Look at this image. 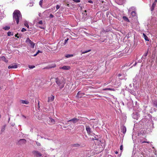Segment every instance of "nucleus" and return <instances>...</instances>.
<instances>
[{
	"label": "nucleus",
	"mask_w": 157,
	"mask_h": 157,
	"mask_svg": "<svg viewBox=\"0 0 157 157\" xmlns=\"http://www.w3.org/2000/svg\"><path fill=\"white\" fill-rule=\"evenodd\" d=\"M68 40V38H67V39H66L65 40V41H64V44H65L67 42Z\"/></svg>",
	"instance_id": "nucleus-41"
},
{
	"label": "nucleus",
	"mask_w": 157,
	"mask_h": 157,
	"mask_svg": "<svg viewBox=\"0 0 157 157\" xmlns=\"http://www.w3.org/2000/svg\"><path fill=\"white\" fill-rule=\"evenodd\" d=\"M148 54V52H145L142 58H145L146 57V56H147Z\"/></svg>",
	"instance_id": "nucleus-30"
},
{
	"label": "nucleus",
	"mask_w": 157,
	"mask_h": 157,
	"mask_svg": "<svg viewBox=\"0 0 157 157\" xmlns=\"http://www.w3.org/2000/svg\"><path fill=\"white\" fill-rule=\"evenodd\" d=\"M2 87L0 86V90L1 89H2Z\"/></svg>",
	"instance_id": "nucleus-60"
},
{
	"label": "nucleus",
	"mask_w": 157,
	"mask_h": 157,
	"mask_svg": "<svg viewBox=\"0 0 157 157\" xmlns=\"http://www.w3.org/2000/svg\"><path fill=\"white\" fill-rule=\"evenodd\" d=\"M26 42L28 44H30V46L32 48H34L35 44L30 40L29 38H27Z\"/></svg>",
	"instance_id": "nucleus-3"
},
{
	"label": "nucleus",
	"mask_w": 157,
	"mask_h": 157,
	"mask_svg": "<svg viewBox=\"0 0 157 157\" xmlns=\"http://www.w3.org/2000/svg\"><path fill=\"white\" fill-rule=\"evenodd\" d=\"M136 77H135L134 79H133V81L135 83L136 81Z\"/></svg>",
	"instance_id": "nucleus-46"
},
{
	"label": "nucleus",
	"mask_w": 157,
	"mask_h": 157,
	"mask_svg": "<svg viewBox=\"0 0 157 157\" xmlns=\"http://www.w3.org/2000/svg\"><path fill=\"white\" fill-rule=\"evenodd\" d=\"M131 15L133 17H136V13L134 11H132L131 12Z\"/></svg>",
	"instance_id": "nucleus-19"
},
{
	"label": "nucleus",
	"mask_w": 157,
	"mask_h": 157,
	"mask_svg": "<svg viewBox=\"0 0 157 157\" xmlns=\"http://www.w3.org/2000/svg\"><path fill=\"white\" fill-rule=\"evenodd\" d=\"M26 140L24 139H21L18 142L19 144H22L25 143Z\"/></svg>",
	"instance_id": "nucleus-13"
},
{
	"label": "nucleus",
	"mask_w": 157,
	"mask_h": 157,
	"mask_svg": "<svg viewBox=\"0 0 157 157\" xmlns=\"http://www.w3.org/2000/svg\"><path fill=\"white\" fill-rule=\"evenodd\" d=\"M143 36L146 41H149L148 38L144 33H143Z\"/></svg>",
	"instance_id": "nucleus-16"
},
{
	"label": "nucleus",
	"mask_w": 157,
	"mask_h": 157,
	"mask_svg": "<svg viewBox=\"0 0 157 157\" xmlns=\"http://www.w3.org/2000/svg\"><path fill=\"white\" fill-rule=\"evenodd\" d=\"M136 63H135L134 64V66L136 65Z\"/></svg>",
	"instance_id": "nucleus-61"
},
{
	"label": "nucleus",
	"mask_w": 157,
	"mask_h": 157,
	"mask_svg": "<svg viewBox=\"0 0 157 157\" xmlns=\"http://www.w3.org/2000/svg\"><path fill=\"white\" fill-rule=\"evenodd\" d=\"M17 65L16 63H14L13 64H11L10 65H9L8 67L9 69H15L17 67Z\"/></svg>",
	"instance_id": "nucleus-5"
},
{
	"label": "nucleus",
	"mask_w": 157,
	"mask_h": 157,
	"mask_svg": "<svg viewBox=\"0 0 157 157\" xmlns=\"http://www.w3.org/2000/svg\"><path fill=\"white\" fill-rule=\"evenodd\" d=\"M86 130L88 134H89L91 133V128L89 126L86 125Z\"/></svg>",
	"instance_id": "nucleus-12"
},
{
	"label": "nucleus",
	"mask_w": 157,
	"mask_h": 157,
	"mask_svg": "<svg viewBox=\"0 0 157 157\" xmlns=\"http://www.w3.org/2000/svg\"><path fill=\"white\" fill-rule=\"evenodd\" d=\"M54 96L52 95L50 97H48V102H50L53 101L54 100Z\"/></svg>",
	"instance_id": "nucleus-9"
},
{
	"label": "nucleus",
	"mask_w": 157,
	"mask_h": 157,
	"mask_svg": "<svg viewBox=\"0 0 157 157\" xmlns=\"http://www.w3.org/2000/svg\"><path fill=\"white\" fill-rule=\"evenodd\" d=\"M24 25L26 26V27H27L28 28H29V26L28 25V22L27 21H26L24 23Z\"/></svg>",
	"instance_id": "nucleus-27"
},
{
	"label": "nucleus",
	"mask_w": 157,
	"mask_h": 157,
	"mask_svg": "<svg viewBox=\"0 0 157 157\" xmlns=\"http://www.w3.org/2000/svg\"><path fill=\"white\" fill-rule=\"evenodd\" d=\"M20 101L21 103L23 104H28L29 103V102L26 100H21Z\"/></svg>",
	"instance_id": "nucleus-14"
},
{
	"label": "nucleus",
	"mask_w": 157,
	"mask_h": 157,
	"mask_svg": "<svg viewBox=\"0 0 157 157\" xmlns=\"http://www.w3.org/2000/svg\"><path fill=\"white\" fill-rule=\"evenodd\" d=\"M122 104L124 105V103H122Z\"/></svg>",
	"instance_id": "nucleus-62"
},
{
	"label": "nucleus",
	"mask_w": 157,
	"mask_h": 157,
	"mask_svg": "<svg viewBox=\"0 0 157 157\" xmlns=\"http://www.w3.org/2000/svg\"><path fill=\"white\" fill-rule=\"evenodd\" d=\"M123 19L125 21H126L128 22H129V20L128 19L127 17L126 16H124L123 17Z\"/></svg>",
	"instance_id": "nucleus-21"
},
{
	"label": "nucleus",
	"mask_w": 157,
	"mask_h": 157,
	"mask_svg": "<svg viewBox=\"0 0 157 157\" xmlns=\"http://www.w3.org/2000/svg\"><path fill=\"white\" fill-rule=\"evenodd\" d=\"M132 157H136V155L134 154L133 155H132Z\"/></svg>",
	"instance_id": "nucleus-49"
},
{
	"label": "nucleus",
	"mask_w": 157,
	"mask_h": 157,
	"mask_svg": "<svg viewBox=\"0 0 157 157\" xmlns=\"http://www.w3.org/2000/svg\"><path fill=\"white\" fill-rule=\"evenodd\" d=\"M30 5H29V6H33V4H32V3H30Z\"/></svg>",
	"instance_id": "nucleus-52"
},
{
	"label": "nucleus",
	"mask_w": 157,
	"mask_h": 157,
	"mask_svg": "<svg viewBox=\"0 0 157 157\" xmlns=\"http://www.w3.org/2000/svg\"><path fill=\"white\" fill-rule=\"evenodd\" d=\"M1 59L3 61H4V62L6 63H8V59H6L4 56H2L1 57Z\"/></svg>",
	"instance_id": "nucleus-15"
},
{
	"label": "nucleus",
	"mask_w": 157,
	"mask_h": 157,
	"mask_svg": "<svg viewBox=\"0 0 157 157\" xmlns=\"http://www.w3.org/2000/svg\"><path fill=\"white\" fill-rule=\"evenodd\" d=\"M54 17V16L52 14H50L49 15V17L50 18H52Z\"/></svg>",
	"instance_id": "nucleus-40"
},
{
	"label": "nucleus",
	"mask_w": 157,
	"mask_h": 157,
	"mask_svg": "<svg viewBox=\"0 0 157 157\" xmlns=\"http://www.w3.org/2000/svg\"><path fill=\"white\" fill-rule=\"evenodd\" d=\"M79 93H80V92H78L77 94V96L78 97H79Z\"/></svg>",
	"instance_id": "nucleus-47"
},
{
	"label": "nucleus",
	"mask_w": 157,
	"mask_h": 157,
	"mask_svg": "<svg viewBox=\"0 0 157 157\" xmlns=\"http://www.w3.org/2000/svg\"><path fill=\"white\" fill-rule=\"evenodd\" d=\"M58 13H56V16H58V15H57V14H58Z\"/></svg>",
	"instance_id": "nucleus-57"
},
{
	"label": "nucleus",
	"mask_w": 157,
	"mask_h": 157,
	"mask_svg": "<svg viewBox=\"0 0 157 157\" xmlns=\"http://www.w3.org/2000/svg\"><path fill=\"white\" fill-rule=\"evenodd\" d=\"M118 76L120 77L121 76V75L120 74H119L118 75Z\"/></svg>",
	"instance_id": "nucleus-56"
},
{
	"label": "nucleus",
	"mask_w": 157,
	"mask_h": 157,
	"mask_svg": "<svg viewBox=\"0 0 157 157\" xmlns=\"http://www.w3.org/2000/svg\"><path fill=\"white\" fill-rule=\"evenodd\" d=\"M3 29L6 30H8L10 29L9 26H6L3 28Z\"/></svg>",
	"instance_id": "nucleus-25"
},
{
	"label": "nucleus",
	"mask_w": 157,
	"mask_h": 157,
	"mask_svg": "<svg viewBox=\"0 0 157 157\" xmlns=\"http://www.w3.org/2000/svg\"><path fill=\"white\" fill-rule=\"evenodd\" d=\"M135 9V8L134 7H132L129 8V9L128 10V12L129 13H130L131 11H132V10H134Z\"/></svg>",
	"instance_id": "nucleus-29"
},
{
	"label": "nucleus",
	"mask_w": 157,
	"mask_h": 157,
	"mask_svg": "<svg viewBox=\"0 0 157 157\" xmlns=\"http://www.w3.org/2000/svg\"><path fill=\"white\" fill-rule=\"evenodd\" d=\"M80 5H81V4H78L79 6V7H80V8H81V9H82V6H80Z\"/></svg>",
	"instance_id": "nucleus-53"
},
{
	"label": "nucleus",
	"mask_w": 157,
	"mask_h": 157,
	"mask_svg": "<svg viewBox=\"0 0 157 157\" xmlns=\"http://www.w3.org/2000/svg\"><path fill=\"white\" fill-rule=\"evenodd\" d=\"M90 51V50H89L88 51H86L83 52L82 53L83 54L85 53L88 52H89Z\"/></svg>",
	"instance_id": "nucleus-39"
},
{
	"label": "nucleus",
	"mask_w": 157,
	"mask_h": 157,
	"mask_svg": "<svg viewBox=\"0 0 157 157\" xmlns=\"http://www.w3.org/2000/svg\"><path fill=\"white\" fill-rule=\"evenodd\" d=\"M25 31H26V29L24 28H23L21 30V31L22 32H25Z\"/></svg>",
	"instance_id": "nucleus-42"
},
{
	"label": "nucleus",
	"mask_w": 157,
	"mask_h": 157,
	"mask_svg": "<svg viewBox=\"0 0 157 157\" xmlns=\"http://www.w3.org/2000/svg\"><path fill=\"white\" fill-rule=\"evenodd\" d=\"M129 91L132 95H135L136 94L135 92L133 90L130 89L129 90Z\"/></svg>",
	"instance_id": "nucleus-17"
},
{
	"label": "nucleus",
	"mask_w": 157,
	"mask_h": 157,
	"mask_svg": "<svg viewBox=\"0 0 157 157\" xmlns=\"http://www.w3.org/2000/svg\"><path fill=\"white\" fill-rule=\"evenodd\" d=\"M149 142L143 141V142H142V143H149Z\"/></svg>",
	"instance_id": "nucleus-51"
},
{
	"label": "nucleus",
	"mask_w": 157,
	"mask_h": 157,
	"mask_svg": "<svg viewBox=\"0 0 157 157\" xmlns=\"http://www.w3.org/2000/svg\"><path fill=\"white\" fill-rule=\"evenodd\" d=\"M39 27L41 28V29H44V27H40V26Z\"/></svg>",
	"instance_id": "nucleus-50"
},
{
	"label": "nucleus",
	"mask_w": 157,
	"mask_h": 157,
	"mask_svg": "<svg viewBox=\"0 0 157 157\" xmlns=\"http://www.w3.org/2000/svg\"><path fill=\"white\" fill-rule=\"evenodd\" d=\"M132 117L136 120H137L140 117V115L138 113H134L132 114Z\"/></svg>",
	"instance_id": "nucleus-4"
},
{
	"label": "nucleus",
	"mask_w": 157,
	"mask_h": 157,
	"mask_svg": "<svg viewBox=\"0 0 157 157\" xmlns=\"http://www.w3.org/2000/svg\"><path fill=\"white\" fill-rule=\"evenodd\" d=\"M156 4H155V3H153L151 8V11H152L154 10V8Z\"/></svg>",
	"instance_id": "nucleus-18"
},
{
	"label": "nucleus",
	"mask_w": 157,
	"mask_h": 157,
	"mask_svg": "<svg viewBox=\"0 0 157 157\" xmlns=\"http://www.w3.org/2000/svg\"><path fill=\"white\" fill-rule=\"evenodd\" d=\"M42 53V52H40V50H38V51L33 56H36L38 53Z\"/></svg>",
	"instance_id": "nucleus-31"
},
{
	"label": "nucleus",
	"mask_w": 157,
	"mask_h": 157,
	"mask_svg": "<svg viewBox=\"0 0 157 157\" xmlns=\"http://www.w3.org/2000/svg\"><path fill=\"white\" fill-rule=\"evenodd\" d=\"M88 2L90 3H93V2L91 0H89L88 1Z\"/></svg>",
	"instance_id": "nucleus-45"
},
{
	"label": "nucleus",
	"mask_w": 157,
	"mask_h": 157,
	"mask_svg": "<svg viewBox=\"0 0 157 157\" xmlns=\"http://www.w3.org/2000/svg\"><path fill=\"white\" fill-rule=\"evenodd\" d=\"M74 2L78 3V2H80V0H72Z\"/></svg>",
	"instance_id": "nucleus-34"
},
{
	"label": "nucleus",
	"mask_w": 157,
	"mask_h": 157,
	"mask_svg": "<svg viewBox=\"0 0 157 157\" xmlns=\"http://www.w3.org/2000/svg\"><path fill=\"white\" fill-rule=\"evenodd\" d=\"M33 153L34 155L36 156V157H40L42 155L38 151H34Z\"/></svg>",
	"instance_id": "nucleus-6"
},
{
	"label": "nucleus",
	"mask_w": 157,
	"mask_h": 157,
	"mask_svg": "<svg viewBox=\"0 0 157 157\" xmlns=\"http://www.w3.org/2000/svg\"><path fill=\"white\" fill-rule=\"evenodd\" d=\"M18 33H17V34H16L15 35V36L16 37H17L18 38H20V36H18Z\"/></svg>",
	"instance_id": "nucleus-43"
},
{
	"label": "nucleus",
	"mask_w": 157,
	"mask_h": 157,
	"mask_svg": "<svg viewBox=\"0 0 157 157\" xmlns=\"http://www.w3.org/2000/svg\"><path fill=\"white\" fill-rule=\"evenodd\" d=\"M43 23V21L42 20L39 21L38 22V24H42Z\"/></svg>",
	"instance_id": "nucleus-38"
},
{
	"label": "nucleus",
	"mask_w": 157,
	"mask_h": 157,
	"mask_svg": "<svg viewBox=\"0 0 157 157\" xmlns=\"http://www.w3.org/2000/svg\"><path fill=\"white\" fill-rule=\"evenodd\" d=\"M55 82L60 89H62L64 87V84L63 80H60L58 78H56Z\"/></svg>",
	"instance_id": "nucleus-2"
},
{
	"label": "nucleus",
	"mask_w": 157,
	"mask_h": 157,
	"mask_svg": "<svg viewBox=\"0 0 157 157\" xmlns=\"http://www.w3.org/2000/svg\"><path fill=\"white\" fill-rule=\"evenodd\" d=\"M18 35H18V36H20V37H21V36L20 35H19V34H18Z\"/></svg>",
	"instance_id": "nucleus-59"
},
{
	"label": "nucleus",
	"mask_w": 157,
	"mask_h": 157,
	"mask_svg": "<svg viewBox=\"0 0 157 157\" xmlns=\"http://www.w3.org/2000/svg\"><path fill=\"white\" fill-rule=\"evenodd\" d=\"M154 105L156 108H157V101H155L153 102Z\"/></svg>",
	"instance_id": "nucleus-28"
},
{
	"label": "nucleus",
	"mask_w": 157,
	"mask_h": 157,
	"mask_svg": "<svg viewBox=\"0 0 157 157\" xmlns=\"http://www.w3.org/2000/svg\"><path fill=\"white\" fill-rule=\"evenodd\" d=\"M8 35V36H10L11 35H13V34L10 32H8L7 33Z\"/></svg>",
	"instance_id": "nucleus-33"
},
{
	"label": "nucleus",
	"mask_w": 157,
	"mask_h": 157,
	"mask_svg": "<svg viewBox=\"0 0 157 157\" xmlns=\"http://www.w3.org/2000/svg\"><path fill=\"white\" fill-rule=\"evenodd\" d=\"M56 65L55 63H53L51 65H49L47 66L46 67L44 68L45 69H49L52 68H54L56 67Z\"/></svg>",
	"instance_id": "nucleus-7"
},
{
	"label": "nucleus",
	"mask_w": 157,
	"mask_h": 157,
	"mask_svg": "<svg viewBox=\"0 0 157 157\" xmlns=\"http://www.w3.org/2000/svg\"><path fill=\"white\" fill-rule=\"evenodd\" d=\"M80 146V145L78 144H74L72 145V146L73 147H78Z\"/></svg>",
	"instance_id": "nucleus-20"
},
{
	"label": "nucleus",
	"mask_w": 157,
	"mask_h": 157,
	"mask_svg": "<svg viewBox=\"0 0 157 157\" xmlns=\"http://www.w3.org/2000/svg\"><path fill=\"white\" fill-rule=\"evenodd\" d=\"M157 2V0H155L154 2L153 3H155V4H156V3Z\"/></svg>",
	"instance_id": "nucleus-48"
},
{
	"label": "nucleus",
	"mask_w": 157,
	"mask_h": 157,
	"mask_svg": "<svg viewBox=\"0 0 157 157\" xmlns=\"http://www.w3.org/2000/svg\"><path fill=\"white\" fill-rule=\"evenodd\" d=\"M23 117H24L25 118V116H23Z\"/></svg>",
	"instance_id": "nucleus-63"
},
{
	"label": "nucleus",
	"mask_w": 157,
	"mask_h": 157,
	"mask_svg": "<svg viewBox=\"0 0 157 157\" xmlns=\"http://www.w3.org/2000/svg\"><path fill=\"white\" fill-rule=\"evenodd\" d=\"M109 83H105L104 84V85H107V84H108Z\"/></svg>",
	"instance_id": "nucleus-54"
},
{
	"label": "nucleus",
	"mask_w": 157,
	"mask_h": 157,
	"mask_svg": "<svg viewBox=\"0 0 157 157\" xmlns=\"http://www.w3.org/2000/svg\"><path fill=\"white\" fill-rule=\"evenodd\" d=\"M49 121L50 122L52 123L53 124H54L55 123V121L52 118H49Z\"/></svg>",
	"instance_id": "nucleus-22"
},
{
	"label": "nucleus",
	"mask_w": 157,
	"mask_h": 157,
	"mask_svg": "<svg viewBox=\"0 0 157 157\" xmlns=\"http://www.w3.org/2000/svg\"><path fill=\"white\" fill-rule=\"evenodd\" d=\"M85 13H86L87 12V11L86 10H85L84 11Z\"/></svg>",
	"instance_id": "nucleus-58"
},
{
	"label": "nucleus",
	"mask_w": 157,
	"mask_h": 157,
	"mask_svg": "<svg viewBox=\"0 0 157 157\" xmlns=\"http://www.w3.org/2000/svg\"><path fill=\"white\" fill-rule=\"evenodd\" d=\"M120 149L121 151H122L123 149V146L122 145H121L120 147Z\"/></svg>",
	"instance_id": "nucleus-44"
},
{
	"label": "nucleus",
	"mask_w": 157,
	"mask_h": 157,
	"mask_svg": "<svg viewBox=\"0 0 157 157\" xmlns=\"http://www.w3.org/2000/svg\"><path fill=\"white\" fill-rule=\"evenodd\" d=\"M73 54H67L65 56V57L67 58L71 57H73Z\"/></svg>",
	"instance_id": "nucleus-24"
},
{
	"label": "nucleus",
	"mask_w": 157,
	"mask_h": 157,
	"mask_svg": "<svg viewBox=\"0 0 157 157\" xmlns=\"http://www.w3.org/2000/svg\"><path fill=\"white\" fill-rule=\"evenodd\" d=\"M60 7V6L59 5H57L56 6V9L57 10L59 9Z\"/></svg>",
	"instance_id": "nucleus-36"
},
{
	"label": "nucleus",
	"mask_w": 157,
	"mask_h": 157,
	"mask_svg": "<svg viewBox=\"0 0 157 157\" xmlns=\"http://www.w3.org/2000/svg\"><path fill=\"white\" fill-rule=\"evenodd\" d=\"M115 153L116 154H118V152H117V151H116V152H115Z\"/></svg>",
	"instance_id": "nucleus-55"
},
{
	"label": "nucleus",
	"mask_w": 157,
	"mask_h": 157,
	"mask_svg": "<svg viewBox=\"0 0 157 157\" xmlns=\"http://www.w3.org/2000/svg\"><path fill=\"white\" fill-rule=\"evenodd\" d=\"M121 132L124 134L126 131V128L125 126H123L121 127Z\"/></svg>",
	"instance_id": "nucleus-8"
},
{
	"label": "nucleus",
	"mask_w": 157,
	"mask_h": 157,
	"mask_svg": "<svg viewBox=\"0 0 157 157\" xmlns=\"http://www.w3.org/2000/svg\"><path fill=\"white\" fill-rule=\"evenodd\" d=\"M43 0H40L39 2V5L41 6Z\"/></svg>",
	"instance_id": "nucleus-37"
},
{
	"label": "nucleus",
	"mask_w": 157,
	"mask_h": 157,
	"mask_svg": "<svg viewBox=\"0 0 157 157\" xmlns=\"http://www.w3.org/2000/svg\"><path fill=\"white\" fill-rule=\"evenodd\" d=\"M13 18L14 21H15L18 24L19 21L22 18L21 14L19 10H16L14 11L13 13Z\"/></svg>",
	"instance_id": "nucleus-1"
},
{
	"label": "nucleus",
	"mask_w": 157,
	"mask_h": 157,
	"mask_svg": "<svg viewBox=\"0 0 157 157\" xmlns=\"http://www.w3.org/2000/svg\"><path fill=\"white\" fill-rule=\"evenodd\" d=\"M110 90V91H114V89H112V88H105V89H103V90H104V91L106 90Z\"/></svg>",
	"instance_id": "nucleus-23"
},
{
	"label": "nucleus",
	"mask_w": 157,
	"mask_h": 157,
	"mask_svg": "<svg viewBox=\"0 0 157 157\" xmlns=\"http://www.w3.org/2000/svg\"><path fill=\"white\" fill-rule=\"evenodd\" d=\"M36 145L38 146H40L41 145L40 143H39L38 142L36 141Z\"/></svg>",
	"instance_id": "nucleus-35"
},
{
	"label": "nucleus",
	"mask_w": 157,
	"mask_h": 157,
	"mask_svg": "<svg viewBox=\"0 0 157 157\" xmlns=\"http://www.w3.org/2000/svg\"><path fill=\"white\" fill-rule=\"evenodd\" d=\"M70 68V67L69 66H64L63 67H60L59 69L65 70H69Z\"/></svg>",
	"instance_id": "nucleus-11"
},
{
	"label": "nucleus",
	"mask_w": 157,
	"mask_h": 157,
	"mask_svg": "<svg viewBox=\"0 0 157 157\" xmlns=\"http://www.w3.org/2000/svg\"><path fill=\"white\" fill-rule=\"evenodd\" d=\"M6 127V125H3L2 128H1V131L2 132H3L4 131L5 129V128Z\"/></svg>",
	"instance_id": "nucleus-26"
},
{
	"label": "nucleus",
	"mask_w": 157,
	"mask_h": 157,
	"mask_svg": "<svg viewBox=\"0 0 157 157\" xmlns=\"http://www.w3.org/2000/svg\"><path fill=\"white\" fill-rule=\"evenodd\" d=\"M78 120L77 118H75L69 120L68 122L72 121L74 123H75L78 121Z\"/></svg>",
	"instance_id": "nucleus-10"
},
{
	"label": "nucleus",
	"mask_w": 157,
	"mask_h": 157,
	"mask_svg": "<svg viewBox=\"0 0 157 157\" xmlns=\"http://www.w3.org/2000/svg\"><path fill=\"white\" fill-rule=\"evenodd\" d=\"M41 138H43V137H42V136H41Z\"/></svg>",
	"instance_id": "nucleus-64"
},
{
	"label": "nucleus",
	"mask_w": 157,
	"mask_h": 157,
	"mask_svg": "<svg viewBox=\"0 0 157 157\" xmlns=\"http://www.w3.org/2000/svg\"><path fill=\"white\" fill-rule=\"evenodd\" d=\"M35 67V66L33 65H29V67L30 69H33Z\"/></svg>",
	"instance_id": "nucleus-32"
}]
</instances>
